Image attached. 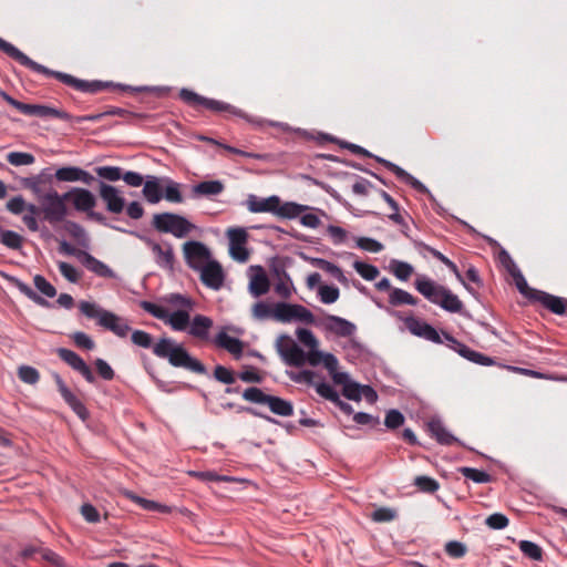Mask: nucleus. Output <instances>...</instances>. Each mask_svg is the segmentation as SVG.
I'll list each match as a JSON object with an SVG mask.
<instances>
[{"instance_id": "obj_26", "label": "nucleus", "mask_w": 567, "mask_h": 567, "mask_svg": "<svg viewBox=\"0 0 567 567\" xmlns=\"http://www.w3.org/2000/svg\"><path fill=\"white\" fill-rule=\"evenodd\" d=\"M427 431L430 434L436 439L440 444L443 445H452L457 442V439L454 437L444 426L441 420L431 419L426 424Z\"/></svg>"}, {"instance_id": "obj_1", "label": "nucleus", "mask_w": 567, "mask_h": 567, "mask_svg": "<svg viewBox=\"0 0 567 567\" xmlns=\"http://www.w3.org/2000/svg\"><path fill=\"white\" fill-rule=\"evenodd\" d=\"M164 305L142 301L141 307L154 318L162 320L174 331H186L192 338L208 342L214 326L212 318L196 315L190 318L195 302L192 298L181 293H169L162 298Z\"/></svg>"}, {"instance_id": "obj_47", "label": "nucleus", "mask_w": 567, "mask_h": 567, "mask_svg": "<svg viewBox=\"0 0 567 567\" xmlns=\"http://www.w3.org/2000/svg\"><path fill=\"white\" fill-rule=\"evenodd\" d=\"M353 268L365 280H374L380 274L378 267L363 261H354Z\"/></svg>"}, {"instance_id": "obj_63", "label": "nucleus", "mask_w": 567, "mask_h": 567, "mask_svg": "<svg viewBox=\"0 0 567 567\" xmlns=\"http://www.w3.org/2000/svg\"><path fill=\"white\" fill-rule=\"evenodd\" d=\"M132 342L141 348L147 349L152 346V336L143 330H134L131 334Z\"/></svg>"}, {"instance_id": "obj_30", "label": "nucleus", "mask_w": 567, "mask_h": 567, "mask_svg": "<svg viewBox=\"0 0 567 567\" xmlns=\"http://www.w3.org/2000/svg\"><path fill=\"white\" fill-rule=\"evenodd\" d=\"M179 97L182 102L186 104H196L198 106H229L228 104H223L220 102L200 96L188 89H182L179 91Z\"/></svg>"}, {"instance_id": "obj_36", "label": "nucleus", "mask_w": 567, "mask_h": 567, "mask_svg": "<svg viewBox=\"0 0 567 567\" xmlns=\"http://www.w3.org/2000/svg\"><path fill=\"white\" fill-rule=\"evenodd\" d=\"M126 496L146 511L159 512V513H165V514L172 512V508L167 505L136 496L132 493H126Z\"/></svg>"}, {"instance_id": "obj_11", "label": "nucleus", "mask_w": 567, "mask_h": 567, "mask_svg": "<svg viewBox=\"0 0 567 567\" xmlns=\"http://www.w3.org/2000/svg\"><path fill=\"white\" fill-rule=\"evenodd\" d=\"M183 255L187 266L195 271L212 260V254L206 245L196 240H189L183 245Z\"/></svg>"}, {"instance_id": "obj_5", "label": "nucleus", "mask_w": 567, "mask_h": 567, "mask_svg": "<svg viewBox=\"0 0 567 567\" xmlns=\"http://www.w3.org/2000/svg\"><path fill=\"white\" fill-rule=\"evenodd\" d=\"M79 309L82 315L90 319H96L97 324L118 338H126L131 332V327L126 319L105 310L94 302L81 301Z\"/></svg>"}, {"instance_id": "obj_59", "label": "nucleus", "mask_w": 567, "mask_h": 567, "mask_svg": "<svg viewBox=\"0 0 567 567\" xmlns=\"http://www.w3.org/2000/svg\"><path fill=\"white\" fill-rule=\"evenodd\" d=\"M275 291L282 298H289L292 293V281L290 277L284 272L275 285Z\"/></svg>"}, {"instance_id": "obj_64", "label": "nucleus", "mask_w": 567, "mask_h": 567, "mask_svg": "<svg viewBox=\"0 0 567 567\" xmlns=\"http://www.w3.org/2000/svg\"><path fill=\"white\" fill-rule=\"evenodd\" d=\"M316 391L317 393L324 398L326 400H329L331 402H339V394L338 392L326 382H320L316 384Z\"/></svg>"}, {"instance_id": "obj_7", "label": "nucleus", "mask_w": 567, "mask_h": 567, "mask_svg": "<svg viewBox=\"0 0 567 567\" xmlns=\"http://www.w3.org/2000/svg\"><path fill=\"white\" fill-rule=\"evenodd\" d=\"M298 340L309 348L306 353V362L312 367L323 364L327 370L338 368V359L332 353H324L318 350V340L311 330L300 328L297 330Z\"/></svg>"}, {"instance_id": "obj_23", "label": "nucleus", "mask_w": 567, "mask_h": 567, "mask_svg": "<svg viewBox=\"0 0 567 567\" xmlns=\"http://www.w3.org/2000/svg\"><path fill=\"white\" fill-rule=\"evenodd\" d=\"M55 177L60 182H82L86 185H90L94 179L90 173L75 166L59 168L55 172Z\"/></svg>"}, {"instance_id": "obj_39", "label": "nucleus", "mask_w": 567, "mask_h": 567, "mask_svg": "<svg viewBox=\"0 0 567 567\" xmlns=\"http://www.w3.org/2000/svg\"><path fill=\"white\" fill-rule=\"evenodd\" d=\"M196 138L199 140V141H204V142L210 143L213 145H217V146L224 148L225 151H227L229 153H233V154H236V155L245 156V157H248V158H256V159L262 158V156L260 154L249 153V152L241 151V150L233 147L230 145L223 144L219 141L214 140L212 137H207V136H204V135H197Z\"/></svg>"}, {"instance_id": "obj_54", "label": "nucleus", "mask_w": 567, "mask_h": 567, "mask_svg": "<svg viewBox=\"0 0 567 567\" xmlns=\"http://www.w3.org/2000/svg\"><path fill=\"white\" fill-rule=\"evenodd\" d=\"M95 173L110 182H116L122 178V168L117 166H100L95 168Z\"/></svg>"}, {"instance_id": "obj_9", "label": "nucleus", "mask_w": 567, "mask_h": 567, "mask_svg": "<svg viewBox=\"0 0 567 567\" xmlns=\"http://www.w3.org/2000/svg\"><path fill=\"white\" fill-rule=\"evenodd\" d=\"M20 110L24 114L30 115V116H38V117H41L44 120H50V118L63 120V121L70 122L72 125L80 124L85 121H96L104 115H116V114L121 115L122 113H124L123 109H114V110L103 113V114L74 117L61 109H20Z\"/></svg>"}, {"instance_id": "obj_4", "label": "nucleus", "mask_w": 567, "mask_h": 567, "mask_svg": "<svg viewBox=\"0 0 567 567\" xmlns=\"http://www.w3.org/2000/svg\"><path fill=\"white\" fill-rule=\"evenodd\" d=\"M414 286L430 302L440 306L446 311L460 312L463 308V303L456 295L425 276L417 277Z\"/></svg>"}, {"instance_id": "obj_21", "label": "nucleus", "mask_w": 567, "mask_h": 567, "mask_svg": "<svg viewBox=\"0 0 567 567\" xmlns=\"http://www.w3.org/2000/svg\"><path fill=\"white\" fill-rule=\"evenodd\" d=\"M216 347L228 351L235 358H240L244 351V343L238 338L229 336L225 329L220 330L213 339Z\"/></svg>"}, {"instance_id": "obj_16", "label": "nucleus", "mask_w": 567, "mask_h": 567, "mask_svg": "<svg viewBox=\"0 0 567 567\" xmlns=\"http://www.w3.org/2000/svg\"><path fill=\"white\" fill-rule=\"evenodd\" d=\"M321 326L324 331L342 338L353 336L357 330L354 323L333 315H328L324 317V319L321 321Z\"/></svg>"}, {"instance_id": "obj_22", "label": "nucleus", "mask_w": 567, "mask_h": 567, "mask_svg": "<svg viewBox=\"0 0 567 567\" xmlns=\"http://www.w3.org/2000/svg\"><path fill=\"white\" fill-rule=\"evenodd\" d=\"M278 204V196L272 195L266 198L256 195H249L246 200V207L250 213H270L275 215Z\"/></svg>"}, {"instance_id": "obj_62", "label": "nucleus", "mask_w": 567, "mask_h": 567, "mask_svg": "<svg viewBox=\"0 0 567 567\" xmlns=\"http://www.w3.org/2000/svg\"><path fill=\"white\" fill-rule=\"evenodd\" d=\"M292 303L277 302L275 303V320L280 322L291 321Z\"/></svg>"}, {"instance_id": "obj_31", "label": "nucleus", "mask_w": 567, "mask_h": 567, "mask_svg": "<svg viewBox=\"0 0 567 567\" xmlns=\"http://www.w3.org/2000/svg\"><path fill=\"white\" fill-rule=\"evenodd\" d=\"M225 186L220 181H204L193 187L197 196H216L224 192Z\"/></svg>"}, {"instance_id": "obj_60", "label": "nucleus", "mask_w": 567, "mask_h": 567, "mask_svg": "<svg viewBox=\"0 0 567 567\" xmlns=\"http://www.w3.org/2000/svg\"><path fill=\"white\" fill-rule=\"evenodd\" d=\"M414 485L422 492L425 493H434L439 489V483L429 476H416L414 480Z\"/></svg>"}, {"instance_id": "obj_10", "label": "nucleus", "mask_w": 567, "mask_h": 567, "mask_svg": "<svg viewBox=\"0 0 567 567\" xmlns=\"http://www.w3.org/2000/svg\"><path fill=\"white\" fill-rule=\"evenodd\" d=\"M64 197L66 200L71 202L75 210L86 213L90 217L95 218L96 220H104V217L101 214L92 212L96 205V198L89 189L73 187L69 192L64 193Z\"/></svg>"}, {"instance_id": "obj_18", "label": "nucleus", "mask_w": 567, "mask_h": 567, "mask_svg": "<svg viewBox=\"0 0 567 567\" xmlns=\"http://www.w3.org/2000/svg\"><path fill=\"white\" fill-rule=\"evenodd\" d=\"M404 326L405 328L414 336H417L420 338H424L425 340L441 343V338L439 332L429 323L414 318V317H408L404 319Z\"/></svg>"}, {"instance_id": "obj_24", "label": "nucleus", "mask_w": 567, "mask_h": 567, "mask_svg": "<svg viewBox=\"0 0 567 567\" xmlns=\"http://www.w3.org/2000/svg\"><path fill=\"white\" fill-rule=\"evenodd\" d=\"M80 262L99 277L115 278V272L106 264L96 259L87 251L82 254V260Z\"/></svg>"}, {"instance_id": "obj_48", "label": "nucleus", "mask_w": 567, "mask_h": 567, "mask_svg": "<svg viewBox=\"0 0 567 567\" xmlns=\"http://www.w3.org/2000/svg\"><path fill=\"white\" fill-rule=\"evenodd\" d=\"M318 296L321 302L330 305L339 299V289L334 286L321 285L318 288Z\"/></svg>"}, {"instance_id": "obj_49", "label": "nucleus", "mask_w": 567, "mask_h": 567, "mask_svg": "<svg viewBox=\"0 0 567 567\" xmlns=\"http://www.w3.org/2000/svg\"><path fill=\"white\" fill-rule=\"evenodd\" d=\"M315 317L312 312L301 305H292L291 321H300L303 323H312Z\"/></svg>"}, {"instance_id": "obj_34", "label": "nucleus", "mask_w": 567, "mask_h": 567, "mask_svg": "<svg viewBox=\"0 0 567 567\" xmlns=\"http://www.w3.org/2000/svg\"><path fill=\"white\" fill-rule=\"evenodd\" d=\"M233 115L235 116H238L240 118H244L245 121H247L248 123L252 124V125H256V126H265V125H270V126H275V127H278L282 131H290V126L286 123H281V122H272V121H267V120H260V118H256V117H250L248 116L243 109H233Z\"/></svg>"}, {"instance_id": "obj_41", "label": "nucleus", "mask_w": 567, "mask_h": 567, "mask_svg": "<svg viewBox=\"0 0 567 567\" xmlns=\"http://www.w3.org/2000/svg\"><path fill=\"white\" fill-rule=\"evenodd\" d=\"M252 317L257 320H267L275 318V305L258 301L252 306L251 309Z\"/></svg>"}, {"instance_id": "obj_37", "label": "nucleus", "mask_w": 567, "mask_h": 567, "mask_svg": "<svg viewBox=\"0 0 567 567\" xmlns=\"http://www.w3.org/2000/svg\"><path fill=\"white\" fill-rule=\"evenodd\" d=\"M163 198L169 203H182L184 197L181 192V185L172 179H164Z\"/></svg>"}, {"instance_id": "obj_55", "label": "nucleus", "mask_w": 567, "mask_h": 567, "mask_svg": "<svg viewBox=\"0 0 567 567\" xmlns=\"http://www.w3.org/2000/svg\"><path fill=\"white\" fill-rule=\"evenodd\" d=\"M355 244L358 248L369 252H380L384 248L380 241L370 237H357Z\"/></svg>"}, {"instance_id": "obj_44", "label": "nucleus", "mask_w": 567, "mask_h": 567, "mask_svg": "<svg viewBox=\"0 0 567 567\" xmlns=\"http://www.w3.org/2000/svg\"><path fill=\"white\" fill-rule=\"evenodd\" d=\"M460 473L467 480L480 484L492 481V476L487 472L473 467H461Z\"/></svg>"}, {"instance_id": "obj_8", "label": "nucleus", "mask_w": 567, "mask_h": 567, "mask_svg": "<svg viewBox=\"0 0 567 567\" xmlns=\"http://www.w3.org/2000/svg\"><path fill=\"white\" fill-rule=\"evenodd\" d=\"M65 200L64 194L60 195L54 189H50L43 195H40L39 203L41 204L43 218L50 224L63 221L68 215Z\"/></svg>"}, {"instance_id": "obj_38", "label": "nucleus", "mask_w": 567, "mask_h": 567, "mask_svg": "<svg viewBox=\"0 0 567 567\" xmlns=\"http://www.w3.org/2000/svg\"><path fill=\"white\" fill-rule=\"evenodd\" d=\"M65 231L81 246L87 247L89 237L85 229L78 223L68 220L64 224Z\"/></svg>"}, {"instance_id": "obj_17", "label": "nucleus", "mask_w": 567, "mask_h": 567, "mask_svg": "<svg viewBox=\"0 0 567 567\" xmlns=\"http://www.w3.org/2000/svg\"><path fill=\"white\" fill-rule=\"evenodd\" d=\"M99 194L110 213L120 214L123 212L125 198L116 187L101 183Z\"/></svg>"}, {"instance_id": "obj_50", "label": "nucleus", "mask_w": 567, "mask_h": 567, "mask_svg": "<svg viewBox=\"0 0 567 567\" xmlns=\"http://www.w3.org/2000/svg\"><path fill=\"white\" fill-rule=\"evenodd\" d=\"M317 265L322 270H324L326 272L330 274L339 282L343 284V282L347 281V278H346L343 271L337 265H334V264H332V262H330L328 260H324V259H317Z\"/></svg>"}, {"instance_id": "obj_42", "label": "nucleus", "mask_w": 567, "mask_h": 567, "mask_svg": "<svg viewBox=\"0 0 567 567\" xmlns=\"http://www.w3.org/2000/svg\"><path fill=\"white\" fill-rule=\"evenodd\" d=\"M458 353L463 358H465V359H467V360H470V361H472L474 363L481 364V365H491V364H493V359L492 358L486 357V355H484V354H482V353H480L477 351H474V350L470 349L468 347H466L464 344L460 346Z\"/></svg>"}, {"instance_id": "obj_51", "label": "nucleus", "mask_w": 567, "mask_h": 567, "mask_svg": "<svg viewBox=\"0 0 567 567\" xmlns=\"http://www.w3.org/2000/svg\"><path fill=\"white\" fill-rule=\"evenodd\" d=\"M427 250L434 258L443 262L455 275V277L467 288L457 266L452 260H450L446 256H444L441 251L436 250L435 248H427Z\"/></svg>"}, {"instance_id": "obj_33", "label": "nucleus", "mask_w": 567, "mask_h": 567, "mask_svg": "<svg viewBox=\"0 0 567 567\" xmlns=\"http://www.w3.org/2000/svg\"><path fill=\"white\" fill-rule=\"evenodd\" d=\"M266 404L270 411L277 415L291 416L293 414L292 404L279 396L269 395Z\"/></svg>"}, {"instance_id": "obj_13", "label": "nucleus", "mask_w": 567, "mask_h": 567, "mask_svg": "<svg viewBox=\"0 0 567 567\" xmlns=\"http://www.w3.org/2000/svg\"><path fill=\"white\" fill-rule=\"evenodd\" d=\"M145 244L151 249L156 265L167 271L174 270L175 255L173 246L165 243H157L151 238H144Z\"/></svg>"}, {"instance_id": "obj_3", "label": "nucleus", "mask_w": 567, "mask_h": 567, "mask_svg": "<svg viewBox=\"0 0 567 567\" xmlns=\"http://www.w3.org/2000/svg\"><path fill=\"white\" fill-rule=\"evenodd\" d=\"M153 353L161 359H166L175 368H184L197 374L206 373L205 365L192 357L183 344L171 338H161L153 346Z\"/></svg>"}, {"instance_id": "obj_43", "label": "nucleus", "mask_w": 567, "mask_h": 567, "mask_svg": "<svg viewBox=\"0 0 567 567\" xmlns=\"http://www.w3.org/2000/svg\"><path fill=\"white\" fill-rule=\"evenodd\" d=\"M8 280L24 296L40 306H48V301L37 295L27 284L16 277H8Z\"/></svg>"}, {"instance_id": "obj_56", "label": "nucleus", "mask_w": 567, "mask_h": 567, "mask_svg": "<svg viewBox=\"0 0 567 567\" xmlns=\"http://www.w3.org/2000/svg\"><path fill=\"white\" fill-rule=\"evenodd\" d=\"M189 475L193 477H196L204 482H229L233 481L229 476L218 475L216 472L213 471H192L189 472Z\"/></svg>"}, {"instance_id": "obj_19", "label": "nucleus", "mask_w": 567, "mask_h": 567, "mask_svg": "<svg viewBox=\"0 0 567 567\" xmlns=\"http://www.w3.org/2000/svg\"><path fill=\"white\" fill-rule=\"evenodd\" d=\"M59 357L68 363L72 369L82 374V377L90 383L95 381L94 374L92 373L90 367L84 362V360L74 351L60 348L58 350Z\"/></svg>"}, {"instance_id": "obj_28", "label": "nucleus", "mask_w": 567, "mask_h": 567, "mask_svg": "<svg viewBox=\"0 0 567 567\" xmlns=\"http://www.w3.org/2000/svg\"><path fill=\"white\" fill-rule=\"evenodd\" d=\"M308 207L293 203V202H285L278 197V204L275 210V215L280 218L293 219L300 216Z\"/></svg>"}, {"instance_id": "obj_53", "label": "nucleus", "mask_w": 567, "mask_h": 567, "mask_svg": "<svg viewBox=\"0 0 567 567\" xmlns=\"http://www.w3.org/2000/svg\"><path fill=\"white\" fill-rule=\"evenodd\" d=\"M7 159L13 166L31 165L35 161L32 154L23 152H11L7 155Z\"/></svg>"}, {"instance_id": "obj_46", "label": "nucleus", "mask_w": 567, "mask_h": 567, "mask_svg": "<svg viewBox=\"0 0 567 567\" xmlns=\"http://www.w3.org/2000/svg\"><path fill=\"white\" fill-rule=\"evenodd\" d=\"M518 547L526 557L533 560H542L543 549L537 544L529 540H520Z\"/></svg>"}, {"instance_id": "obj_6", "label": "nucleus", "mask_w": 567, "mask_h": 567, "mask_svg": "<svg viewBox=\"0 0 567 567\" xmlns=\"http://www.w3.org/2000/svg\"><path fill=\"white\" fill-rule=\"evenodd\" d=\"M152 225L159 233L172 234L176 238H184L197 228L187 218L174 213L155 214Z\"/></svg>"}, {"instance_id": "obj_25", "label": "nucleus", "mask_w": 567, "mask_h": 567, "mask_svg": "<svg viewBox=\"0 0 567 567\" xmlns=\"http://www.w3.org/2000/svg\"><path fill=\"white\" fill-rule=\"evenodd\" d=\"M534 296H535L534 301L539 302L540 305H543L545 308H547L551 312H554L556 315L565 313L566 308H567V303H566L565 299L549 295L544 291L535 292Z\"/></svg>"}, {"instance_id": "obj_2", "label": "nucleus", "mask_w": 567, "mask_h": 567, "mask_svg": "<svg viewBox=\"0 0 567 567\" xmlns=\"http://www.w3.org/2000/svg\"><path fill=\"white\" fill-rule=\"evenodd\" d=\"M0 50L6 53L8 56L20 63L21 65L31 69L34 72L42 73L49 76H53L64 83L65 85L74 89L78 92L96 94L99 92L105 91L112 86L109 82L102 81H86L80 80L75 76L62 72H55L47 69L45 66L34 62L23 52H21L18 48H16L10 42H7L2 38H0Z\"/></svg>"}, {"instance_id": "obj_35", "label": "nucleus", "mask_w": 567, "mask_h": 567, "mask_svg": "<svg viewBox=\"0 0 567 567\" xmlns=\"http://www.w3.org/2000/svg\"><path fill=\"white\" fill-rule=\"evenodd\" d=\"M389 302L392 306H401V305L415 306L417 303V300L410 292H408L403 289H400V288H393V289H391V291L389 293Z\"/></svg>"}, {"instance_id": "obj_32", "label": "nucleus", "mask_w": 567, "mask_h": 567, "mask_svg": "<svg viewBox=\"0 0 567 567\" xmlns=\"http://www.w3.org/2000/svg\"><path fill=\"white\" fill-rule=\"evenodd\" d=\"M385 166L395 174V176L406 184L411 185L414 189L425 193L427 192L426 187L415 177H413L411 174L405 172L400 166L391 163V162H384Z\"/></svg>"}, {"instance_id": "obj_14", "label": "nucleus", "mask_w": 567, "mask_h": 567, "mask_svg": "<svg viewBox=\"0 0 567 567\" xmlns=\"http://www.w3.org/2000/svg\"><path fill=\"white\" fill-rule=\"evenodd\" d=\"M227 237L229 240L230 256L237 261H247L249 258V252L245 247L248 239L247 230L241 227L229 228L227 230Z\"/></svg>"}, {"instance_id": "obj_15", "label": "nucleus", "mask_w": 567, "mask_h": 567, "mask_svg": "<svg viewBox=\"0 0 567 567\" xmlns=\"http://www.w3.org/2000/svg\"><path fill=\"white\" fill-rule=\"evenodd\" d=\"M200 281L204 286L212 290H219L224 286L225 272L221 265L212 259L203 268L198 270Z\"/></svg>"}, {"instance_id": "obj_40", "label": "nucleus", "mask_w": 567, "mask_h": 567, "mask_svg": "<svg viewBox=\"0 0 567 567\" xmlns=\"http://www.w3.org/2000/svg\"><path fill=\"white\" fill-rule=\"evenodd\" d=\"M390 270L398 279L402 281H406L414 272L412 265L401 260H392L390 262Z\"/></svg>"}, {"instance_id": "obj_61", "label": "nucleus", "mask_w": 567, "mask_h": 567, "mask_svg": "<svg viewBox=\"0 0 567 567\" xmlns=\"http://www.w3.org/2000/svg\"><path fill=\"white\" fill-rule=\"evenodd\" d=\"M243 398L246 401H249L252 403L266 404L269 395L264 393L259 388L252 386V388H248L244 391Z\"/></svg>"}, {"instance_id": "obj_57", "label": "nucleus", "mask_w": 567, "mask_h": 567, "mask_svg": "<svg viewBox=\"0 0 567 567\" xmlns=\"http://www.w3.org/2000/svg\"><path fill=\"white\" fill-rule=\"evenodd\" d=\"M18 377L28 384H35L40 379L38 370L30 365H21L18 370Z\"/></svg>"}, {"instance_id": "obj_20", "label": "nucleus", "mask_w": 567, "mask_h": 567, "mask_svg": "<svg viewBox=\"0 0 567 567\" xmlns=\"http://www.w3.org/2000/svg\"><path fill=\"white\" fill-rule=\"evenodd\" d=\"M54 380L64 401L82 421H85L89 417L85 405L71 392L59 374L54 375Z\"/></svg>"}, {"instance_id": "obj_27", "label": "nucleus", "mask_w": 567, "mask_h": 567, "mask_svg": "<svg viewBox=\"0 0 567 567\" xmlns=\"http://www.w3.org/2000/svg\"><path fill=\"white\" fill-rule=\"evenodd\" d=\"M163 187L161 178L147 176L143 187V196L150 204H157L163 198Z\"/></svg>"}, {"instance_id": "obj_12", "label": "nucleus", "mask_w": 567, "mask_h": 567, "mask_svg": "<svg viewBox=\"0 0 567 567\" xmlns=\"http://www.w3.org/2000/svg\"><path fill=\"white\" fill-rule=\"evenodd\" d=\"M277 349L288 365L302 367L306 363V352L290 337L281 336Z\"/></svg>"}, {"instance_id": "obj_58", "label": "nucleus", "mask_w": 567, "mask_h": 567, "mask_svg": "<svg viewBox=\"0 0 567 567\" xmlns=\"http://www.w3.org/2000/svg\"><path fill=\"white\" fill-rule=\"evenodd\" d=\"M35 288L48 298L56 296V289L41 275H35L33 278Z\"/></svg>"}, {"instance_id": "obj_45", "label": "nucleus", "mask_w": 567, "mask_h": 567, "mask_svg": "<svg viewBox=\"0 0 567 567\" xmlns=\"http://www.w3.org/2000/svg\"><path fill=\"white\" fill-rule=\"evenodd\" d=\"M58 268L60 274L72 284H76L80 281L82 277V272L75 268L73 265L65 261H58Z\"/></svg>"}, {"instance_id": "obj_52", "label": "nucleus", "mask_w": 567, "mask_h": 567, "mask_svg": "<svg viewBox=\"0 0 567 567\" xmlns=\"http://www.w3.org/2000/svg\"><path fill=\"white\" fill-rule=\"evenodd\" d=\"M0 240L6 247L11 249H20L23 241L22 237L12 230H2Z\"/></svg>"}, {"instance_id": "obj_29", "label": "nucleus", "mask_w": 567, "mask_h": 567, "mask_svg": "<svg viewBox=\"0 0 567 567\" xmlns=\"http://www.w3.org/2000/svg\"><path fill=\"white\" fill-rule=\"evenodd\" d=\"M269 288L270 284L268 277L262 269L251 276L249 281V292L251 296L257 298L266 295L269 291Z\"/></svg>"}]
</instances>
